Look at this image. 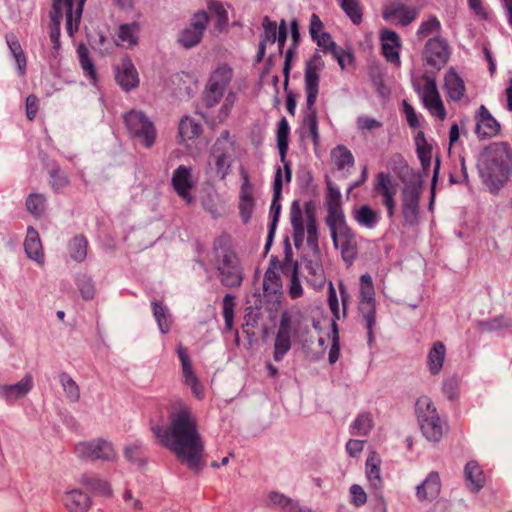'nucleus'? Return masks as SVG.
Masks as SVG:
<instances>
[{
    "label": "nucleus",
    "instance_id": "nucleus-1",
    "mask_svg": "<svg viewBox=\"0 0 512 512\" xmlns=\"http://www.w3.org/2000/svg\"><path fill=\"white\" fill-rule=\"evenodd\" d=\"M152 432L159 444L171 451L181 464L196 474L202 471L205 466L204 441L196 416L187 404L177 401L169 412L168 425H156Z\"/></svg>",
    "mask_w": 512,
    "mask_h": 512
},
{
    "label": "nucleus",
    "instance_id": "nucleus-2",
    "mask_svg": "<svg viewBox=\"0 0 512 512\" xmlns=\"http://www.w3.org/2000/svg\"><path fill=\"white\" fill-rule=\"evenodd\" d=\"M478 172L490 193L497 194L512 175V148L506 141L485 146L478 158Z\"/></svg>",
    "mask_w": 512,
    "mask_h": 512
},
{
    "label": "nucleus",
    "instance_id": "nucleus-3",
    "mask_svg": "<svg viewBox=\"0 0 512 512\" xmlns=\"http://www.w3.org/2000/svg\"><path fill=\"white\" fill-rule=\"evenodd\" d=\"M210 262L218 271L223 286L227 288L241 286L243 281L242 267L233 248L232 237L227 232H222L213 240Z\"/></svg>",
    "mask_w": 512,
    "mask_h": 512
},
{
    "label": "nucleus",
    "instance_id": "nucleus-4",
    "mask_svg": "<svg viewBox=\"0 0 512 512\" xmlns=\"http://www.w3.org/2000/svg\"><path fill=\"white\" fill-rule=\"evenodd\" d=\"M324 68V61L319 53H315L307 62L304 74L306 93V113L303 126L308 129L309 136L315 146L319 145L318 117L316 102L319 94L320 71Z\"/></svg>",
    "mask_w": 512,
    "mask_h": 512
},
{
    "label": "nucleus",
    "instance_id": "nucleus-5",
    "mask_svg": "<svg viewBox=\"0 0 512 512\" xmlns=\"http://www.w3.org/2000/svg\"><path fill=\"white\" fill-rule=\"evenodd\" d=\"M74 0H52L50 11L49 35L53 44V54L60 48V27L63 16H66V29L69 35H73L79 28L76 22V10L73 11Z\"/></svg>",
    "mask_w": 512,
    "mask_h": 512
},
{
    "label": "nucleus",
    "instance_id": "nucleus-6",
    "mask_svg": "<svg viewBox=\"0 0 512 512\" xmlns=\"http://www.w3.org/2000/svg\"><path fill=\"white\" fill-rule=\"evenodd\" d=\"M326 225L334 247L340 250L342 260L347 267L352 266L359 254L356 232L347 224L346 219Z\"/></svg>",
    "mask_w": 512,
    "mask_h": 512
},
{
    "label": "nucleus",
    "instance_id": "nucleus-7",
    "mask_svg": "<svg viewBox=\"0 0 512 512\" xmlns=\"http://www.w3.org/2000/svg\"><path fill=\"white\" fill-rule=\"evenodd\" d=\"M358 312L365 323L369 343L374 341L373 329L376 325V299L373 280L370 274L361 275L359 283Z\"/></svg>",
    "mask_w": 512,
    "mask_h": 512
},
{
    "label": "nucleus",
    "instance_id": "nucleus-8",
    "mask_svg": "<svg viewBox=\"0 0 512 512\" xmlns=\"http://www.w3.org/2000/svg\"><path fill=\"white\" fill-rule=\"evenodd\" d=\"M129 136L145 148H151L157 139V130L149 117L140 110L132 109L123 116Z\"/></svg>",
    "mask_w": 512,
    "mask_h": 512
},
{
    "label": "nucleus",
    "instance_id": "nucleus-9",
    "mask_svg": "<svg viewBox=\"0 0 512 512\" xmlns=\"http://www.w3.org/2000/svg\"><path fill=\"white\" fill-rule=\"evenodd\" d=\"M415 413L423 435L430 441H439L443 436L444 424L428 396L417 399Z\"/></svg>",
    "mask_w": 512,
    "mask_h": 512
},
{
    "label": "nucleus",
    "instance_id": "nucleus-10",
    "mask_svg": "<svg viewBox=\"0 0 512 512\" xmlns=\"http://www.w3.org/2000/svg\"><path fill=\"white\" fill-rule=\"evenodd\" d=\"M234 141L229 130H223L211 146L209 164H213L216 174L224 180L230 173L233 162Z\"/></svg>",
    "mask_w": 512,
    "mask_h": 512
},
{
    "label": "nucleus",
    "instance_id": "nucleus-11",
    "mask_svg": "<svg viewBox=\"0 0 512 512\" xmlns=\"http://www.w3.org/2000/svg\"><path fill=\"white\" fill-rule=\"evenodd\" d=\"M421 195L422 186L420 184L410 183L402 189L401 213L404 223L409 226H414L419 221Z\"/></svg>",
    "mask_w": 512,
    "mask_h": 512
},
{
    "label": "nucleus",
    "instance_id": "nucleus-12",
    "mask_svg": "<svg viewBox=\"0 0 512 512\" xmlns=\"http://www.w3.org/2000/svg\"><path fill=\"white\" fill-rule=\"evenodd\" d=\"M74 453L81 459L91 461H113L116 458L112 444L101 438L76 444Z\"/></svg>",
    "mask_w": 512,
    "mask_h": 512
},
{
    "label": "nucleus",
    "instance_id": "nucleus-13",
    "mask_svg": "<svg viewBox=\"0 0 512 512\" xmlns=\"http://www.w3.org/2000/svg\"><path fill=\"white\" fill-rule=\"evenodd\" d=\"M396 186L397 185L390 174L385 172H379L376 174L372 190L373 196H379L382 198V204L385 206L389 218H392L395 214V196L397 194Z\"/></svg>",
    "mask_w": 512,
    "mask_h": 512
},
{
    "label": "nucleus",
    "instance_id": "nucleus-14",
    "mask_svg": "<svg viewBox=\"0 0 512 512\" xmlns=\"http://www.w3.org/2000/svg\"><path fill=\"white\" fill-rule=\"evenodd\" d=\"M449 58L450 47L444 38L436 36L426 42L423 49V60L427 66L439 71L447 64Z\"/></svg>",
    "mask_w": 512,
    "mask_h": 512
},
{
    "label": "nucleus",
    "instance_id": "nucleus-15",
    "mask_svg": "<svg viewBox=\"0 0 512 512\" xmlns=\"http://www.w3.org/2000/svg\"><path fill=\"white\" fill-rule=\"evenodd\" d=\"M282 273L290 277L288 291L290 298L297 299L301 297L303 288L299 280V264L297 261H293V251L288 237L284 240Z\"/></svg>",
    "mask_w": 512,
    "mask_h": 512
},
{
    "label": "nucleus",
    "instance_id": "nucleus-16",
    "mask_svg": "<svg viewBox=\"0 0 512 512\" xmlns=\"http://www.w3.org/2000/svg\"><path fill=\"white\" fill-rule=\"evenodd\" d=\"M474 120V132L479 140L494 138L501 132V124L493 117L484 105H481L477 109Z\"/></svg>",
    "mask_w": 512,
    "mask_h": 512
},
{
    "label": "nucleus",
    "instance_id": "nucleus-17",
    "mask_svg": "<svg viewBox=\"0 0 512 512\" xmlns=\"http://www.w3.org/2000/svg\"><path fill=\"white\" fill-rule=\"evenodd\" d=\"M177 354L182 366L183 382L190 387L192 394L199 400L205 396L204 386L200 382L198 376L194 372L192 360L188 355V351L182 345L177 347Z\"/></svg>",
    "mask_w": 512,
    "mask_h": 512
},
{
    "label": "nucleus",
    "instance_id": "nucleus-18",
    "mask_svg": "<svg viewBox=\"0 0 512 512\" xmlns=\"http://www.w3.org/2000/svg\"><path fill=\"white\" fill-rule=\"evenodd\" d=\"M171 184L177 195L187 205L194 202V197L191 194V190L194 187L191 168L185 165H180L176 168L172 175Z\"/></svg>",
    "mask_w": 512,
    "mask_h": 512
},
{
    "label": "nucleus",
    "instance_id": "nucleus-19",
    "mask_svg": "<svg viewBox=\"0 0 512 512\" xmlns=\"http://www.w3.org/2000/svg\"><path fill=\"white\" fill-rule=\"evenodd\" d=\"M208 21L209 15L207 12H197L193 17L192 23L182 31L179 37L180 44L185 48H191L197 45L201 41Z\"/></svg>",
    "mask_w": 512,
    "mask_h": 512
},
{
    "label": "nucleus",
    "instance_id": "nucleus-20",
    "mask_svg": "<svg viewBox=\"0 0 512 512\" xmlns=\"http://www.w3.org/2000/svg\"><path fill=\"white\" fill-rule=\"evenodd\" d=\"M422 100L424 106L429 110L431 115L443 121L446 118V109L441 100L434 78H426L423 87Z\"/></svg>",
    "mask_w": 512,
    "mask_h": 512
},
{
    "label": "nucleus",
    "instance_id": "nucleus-21",
    "mask_svg": "<svg viewBox=\"0 0 512 512\" xmlns=\"http://www.w3.org/2000/svg\"><path fill=\"white\" fill-rule=\"evenodd\" d=\"M418 14V8L398 3L386 7L382 16L392 24L406 27L418 17Z\"/></svg>",
    "mask_w": 512,
    "mask_h": 512
},
{
    "label": "nucleus",
    "instance_id": "nucleus-22",
    "mask_svg": "<svg viewBox=\"0 0 512 512\" xmlns=\"http://www.w3.org/2000/svg\"><path fill=\"white\" fill-rule=\"evenodd\" d=\"M283 261L280 262L277 256H272L269 266L264 274L263 291L266 297L282 294V281L279 271L282 272Z\"/></svg>",
    "mask_w": 512,
    "mask_h": 512
},
{
    "label": "nucleus",
    "instance_id": "nucleus-23",
    "mask_svg": "<svg viewBox=\"0 0 512 512\" xmlns=\"http://www.w3.org/2000/svg\"><path fill=\"white\" fill-rule=\"evenodd\" d=\"M327 193L325 198V205L327 208L326 224L341 221L345 219V214L342 209L341 193L335 187L332 181L327 177L326 179Z\"/></svg>",
    "mask_w": 512,
    "mask_h": 512
},
{
    "label": "nucleus",
    "instance_id": "nucleus-24",
    "mask_svg": "<svg viewBox=\"0 0 512 512\" xmlns=\"http://www.w3.org/2000/svg\"><path fill=\"white\" fill-rule=\"evenodd\" d=\"M61 501L68 512H88L92 506L91 496L79 488L65 491Z\"/></svg>",
    "mask_w": 512,
    "mask_h": 512
},
{
    "label": "nucleus",
    "instance_id": "nucleus-25",
    "mask_svg": "<svg viewBox=\"0 0 512 512\" xmlns=\"http://www.w3.org/2000/svg\"><path fill=\"white\" fill-rule=\"evenodd\" d=\"M380 41L382 54L386 60L393 64H400L401 39L399 35L393 30L384 28L380 31Z\"/></svg>",
    "mask_w": 512,
    "mask_h": 512
},
{
    "label": "nucleus",
    "instance_id": "nucleus-26",
    "mask_svg": "<svg viewBox=\"0 0 512 512\" xmlns=\"http://www.w3.org/2000/svg\"><path fill=\"white\" fill-rule=\"evenodd\" d=\"M115 79L118 85L126 92L138 87V72L131 59H123L121 64L115 68Z\"/></svg>",
    "mask_w": 512,
    "mask_h": 512
},
{
    "label": "nucleus",
    "instance_id": "nucleus-27",
    "mask_svg": "<svg viewBox=\"0 0 512 512\" xmlns=\"http://www.w3.org/2000/svg\"><path fill=\"white\" fill-rule=\"evenodd\" d=\"M444 89L447 97L453 102H459L465 96V82L453 67L445 73Z\"/></svg>",
    "mask_w": 512,
    "mask_h": 512
},
{
    "label": "nucleus",
    "instance_id": "nucleus-28",
    "mask_svg": "<svg viewBox=\"0 0 512 512\" xmlns=\"http://www.w3.org/2000/svg\"><path fill=\"white\" fill-rule=\"evenodd\" d=\"M243 183L240 190L239 214L244 224H247L252 216L254 209V198L252 195V188L249 181V176L246 172H242Z\"/></svg>",
    "mask_w": 512,
    "mask_h": 512
},
{
    "label": "nucleus",
    "instance_id": "nucleus-29",
    "mask_svg": "<svg viewBox=\"0 0 512 512\" xmlns=\"http://www.w3.org/2000/svg\"><path fill=\"white\" fill-rule=\"evenodd\" d=\"M288 137H289V125L285 118H282L278 124L277 129V145L279 149V154L281 158V162L284 166L285 171V181L290 182L292 178L291 164L286 159V154L288 151Z\"/></svg>",
    "mask_w": 512,
    "mask_h": 512
},
{
    "label": "nucleus",
    "instance_id": "nucleus-30",
    "mask_svg": "<svg viewBox=\"0 0 512 512\" xmlns=\"http://www.w3.org/2000/svg\"><path fill=\"white\" fill-rule=\"evenodd\" d=\"M441 491V481L437 472H430L426 479L417 486L416 495L420 501H432Z\"/></svg>",
    "mask_w": 512,
    "mask_h": 512
},
{
    "label": "nucleus",
    "instance_id": "nucleus-31",
    "mask_svg": "<svg viewBox=\"0 0 512 512\" xmlns=\"http://www.w3.org/2000/svg\"><path fill=\"white\" fill-rule=\"evenodd\" d=\"M24 249L27 256L39 264L44 262V252L39 233L33 227H28L24 241Z\"/></svg>",
    "mask_w": 512,
    "mask_h": 512
},
{
    "label": "nucleus",
    "instance_id": "nucleus-32",
    "mask_svg": "<svg viewBox=\"0 0 512 512\" xmlns=\"http://www.w3.org/2000/svg\"><path fill=\"white\" fill-rule=\"evenodd\" d=\"M33 386V379L30 374L24 376L22 380L14 385H4L0 388L1 394L7 401H15L24 397Z\"/></svg>",
    "mask_w": 512,
    "mask_h": 512
},
{
    "label": "nucleus",
    "instance_id": "nucleus-33",
    "mask_svg": "<svg viewBox=\"0 0 512 512\" xmlns=\"http://www.w3.org/2000/svg\"><path fill=\"white\" fill-rule=\"evenodd\" d=\"M380 465L381 458L379 454L375 451L371 452L366 460V476L375 491L380 490L383 486Z\"/></svg>",
    "mask_w": 512,
    "mask_h": 512
},
{
    "label": "nucleus",
    "instance_id": "nucleus-34",
    "mask_svg": "<svg viewBox=\"0 0 512 512\" xmlns=\"http://www.w3.org/2000/svg\"><path fill=\"white\" fill-rule=\"evenodd\" d=\"M446 356V347L443 342L436 341L427 355V366L432 375L440 373Z\"/></svg>",
    "mask_w": 512,
    "mask_h": 512
},
{
    "label": "nucleus",
    "instance_id": "nucleus-35",
    "mask_svg": "<svg viewBox=\"0 0 512 512\" xmlns=\"http://www.w3.org/2000/svg\"><path fill=\"white\" fill-rule=\"evenodd\" d=\"M467 486L471 491H479L485 485V475L476 461H469L464 469Z\"/></svg>",
    "mask_w": 512,
    "mask_h": 512
},
{
    "label": "nucleus",
    "instance_id": "nucleus-36",
    "mask_svg": "<svg viewBox=\"0 0 512 512\" xmlns=\"http://www.w3.org/2000/svg\"><path fill=\"white\" fill-rule=\"evenodd\" d=\"M282 187H283V180H282V170L280 167H278L274 183H273V199L270 206V214H271V223L270 225L277 226L280 212H281V204L280 199L282 195Z\"/></svg>",
    "mask_w": 512,
    "mask_h": 512
},
{
    "label": "nucleus",
    "instance_id": "nucleus-37",
    "mask_svg": "<svg viewBox=\"0 0 512 512\" xmlns=\"http://www.w3.org/2000/svg\"><path fill=\"white\" fill-rule=\"evenodd\" d=\"M330 155L333 166L339 171H344L354 166V156L344 145H337L331 150Z\"/></svg>",
    "mask_w": 512,
    "mask_h": 512
},
{
    "label": "nucleus",
    "instance_id": "nucleus-38",
    "mask_svg": "<svg viewBox=\"0 0 512 512\" xmlns=\"http://www.w3.org/2000/svg\"><path fill=\"white\" fill-rule=\"evenodd\" d=\"M268 498L284 512H313L310 508L300 505L298 501L278 492H270Z\"/></svg>",
    "mask_w": 512,
    "mask_h": 512
},
{
    "label": "nucleus",
    "instance_id": "nucleus-39",
    "mask_svg": "<svg viewBox=\"0 0 512 512\" xmlns=\"http://www.w3.org/2000/svg\"><path fill=\"white\" fill-rule=\"evenodd\" d=\"M79 483L102 496L110 497L112 495L110 484L97 475L85 473L80 477Z\"/></svg>",
    "mask_w": 512,
    "mask_h": 512
},
{
    "label": "nucleus",
    "instance_id": "nucleus-40",
    "mask_svg": "<svg viewBox=\"0 0 512 512\" xmlns=\"http://www.w3.org/2000/svg\"><path fill=\"white\" fill-rule=\"evenodd\" d=\"M5 39L9 50L16 61L19 74L21 76L25 75L27 60L17 36L13 33H8L6 34Z\"/></svg>",
    "mask_w": 512,
    "mask_h": 512
},
{
    "label": "nucleus",
    "instance_id": "nucleus-41",
    "mask_svg": "<svg viewBox=\"0 0 512 512\" xmlns=\"http://www.w3.org/2000/svg\"><path fill=\"white\" fill-rule=\"evenodd\" d=\"M49 184L55 193L62 192L70 185V179L67 173L61 167L53 163L48 166Z\"/></svg>",
    "mask_w": 512,
    "mask_h": 512
},
{
    "label": "nucleus",
    "instance_id": "nucleus-42",
    "mask_svg": "<svg viewBox=\"0 0 512 512\" xmlns=\"http://www.w3.org/2000/svg\"><path fill=\"white\" fill-rule=\"evenodd\" d=\"M233 78V70L227 64H222L218 66L210 75L208 79V83L217 87L224 92L229 86L230 82Z\"/></svg>",
    "mask_w": 512,
    "mask_h": 512
},
{
    "label": "nucleus",
    "instance_id": "nucleus-43",
    "mask_svg": "<svg viewBox=\"0 0 512 512\" xmlns=\"http://www.w3.org/2000/svg\"><path fill=\"white\" fill-rule=\"evenodd\" d=\"M139 32V24L132 22L120 25L117 36L123 46L130 48L138 44Z\"/></svg>",
    "mask_w": 512,
    "mask_h": 512
},
{
    "label": "nucleus",
    "instance_id": "nucleus-44",
    "mask_svg": "<svg viewBox=\"0 0 512 512\" xmlns=\"http://www.w3.org/2000/svg\"><path fill=\"white\" fill-rule=\"evenodd\" d=\"M77 53L80 66L84 71V74L90 79L93 85H96L98 82V74L96 67L90 57L88 48L84 44H81L77 48Z\"/></svg>",
    "mask_w": 512,
    "mask_h": 512
},
{
    "label": "nucleus",
    "instance_id": "nucleus-45",
    "mask_svg": "<svg viewBox=\"0 0 512 512\" xmlns=\"http://www.w3.org/2000/svg\"><path fill=\"white\" fill-rule=\"evenodd\" d=\"M355 221L364 227L374 228L379 221L378 211L372 209L369 205H362L353 212Z\"/></svg>",
    "mask_w": 512,
    "mask_h": 512
},
{
    "label": "nucleus",
    "instance_id": "nucleus-46",
    "mask_svg": "<svg viewBox=\"0 0 512 512\" xmlns=\"http://www.w3.org/2000/svg\"><path fill=\"white\" fill-rule=\"evenodd\" d=\"M305 215L307 218V244L310 247L318 246V227L315 217L314 206L311 202L305 204Z\"/></svg>",
    "mask_w": 512,
    "mask_h": 512
},
{
    "label": "nucleus",
    "instance_id": "nucleus-47",
    "mask_svg": "<svg viewBox=\"0 0 512 512\" xmlns=\"http://www.w3.org/2000/svg\"><path fill=\"white\" fill-rule=\"evenodd\" d=\"M202 133V126L191 117L181 119L178 134L181 142L197 138Z\"/></svg>",
    "mask_w": 512,
    "mask_h": 512
},
{
    "label": "nucleus",
    "instance_id": "nucleus-48",
    "mask_svg": "<svg viewBox=\"0 0 512 512\" xmlns=\"http://www.w3.org/2000/svg\"><path fill=\"white\" fill-rule=\"evenodd\" d=\"M87 250L88 241L83 235L73 237L68 244L69 255L76 262H83L86 259Z\"/></svg>",
    "mask_w": 512,
    "mask_h": 512
},
{
    "label": "nucleus",
    "instance_id": "nucleus-49",
    "mask_svg": "<svg viewBox=\"0 0 512 512\" xmlns=\"http://www.w3.org/2000/svg\"><path fill=\"white\" fill-rule=\"evenodd\" d=\"M209 19L213 21L215 30L221 32L228 24V14L223 5L219 2H212L209 5Z\"/></svg>",
    "mask_w": 512,
    "mask_h": 512
},
{
    "label": "nucleus",
    "instance_id": "nucleus-50",
    "mask_svg": "<svg viewBox=\"0 0 512 512\" xmlns=\"http://www.w3.org/2000/svg\"><path fill=\"white\" fill-rule=\"evenodd\" d=\"M340 7L355 25L362 23L363 11L359 0H337Z\"/></svg>",
    "mask_w": 512,
    "mask_h": 512
},
{
    "label": "nucleus",
    "instance_id": "nucleus-51",
    "mask_svg": "<svg viewBox=\"0 0 512 512\" xmlns=\"http://www.w3.org/2000/svg\"><path fill=\"white\" fill-rule=\"evenodd\" d=\"M373 427V419L370 413H360L351 425L352 435L366 436Z\"/></svg>",
    "mask_w": 512,
    "mask_h": 512
},
{
    "label": "nucleus",
    "instance_id": "nucleus-52",
    "mask_svg": "<svg viewBox=\"0 0 512 512\" xmlns=\"http://www.w3.org/2000/svg\"><path fill=\"white\" fill-rule=\"evenodd\" d=\"M291 348V336L285 335L283 333H276L275 342H274V353L273 358L275 361H281L287 352Z\"/></svg>",
    "mask_w": 512,
    "mask_h": 512
},
{
    "label": "nucleus",
    "instance_id": "nucleus-53",
    "mask_svg": "<svg viewBox=\"0 0 512 512\" xmlns=\"http://www.w3.org/2000/svg\"><path fill=\"white\" fill-rule=\"evenodd\" d=\"M26 208L35 217H40L46 209V197L38 193L30 194L26 199Z\"/></svg>",
    "mask_w": 512,
    "mask_h": 512
},
{
    "label": "nucleus",
    "instance_id": "nucleus-54",
    "mask_svg": "<svg viewBox=\"0 0 512 512\" xmlns=\"http://www.w3.org/2000/svg\"><path fill=\"white\" fill-rule=\"evenodd\" d=\"M152 309L154 317L157 320L160 331L166 334L170 331L171 321L167 314V309L161 303L154 301L152 302Z\"/></svg>",
    "mask_w": 512,
    "mask_h": 512
},
{
    "label": "nucleus",
    "instance_id": "nucleus-55",
    "mask_svg": "<svg viewBox=\"0 0 512 512\" xmlns=\"http://www.w3.org/2000/svg\"><path fill=\"white\" fill-rule=\"evenodd\" d=\"M224 91L207 82L203 91V103L207 108L215 107L224 96Z\"/></svg>",
    "mask_w": 512,
    "mask_h": 512
},
{
    "label": "nucleus",
    "instance_id": "nucleus-56",
    "mask_svg": "<svg viewBox=\"0 0 512 512\" xmlns=\"http://www.w3.org/2000/svg\"><path fill=\"white\" fill-rule=\"evenodd\" d=\"M441 31V23L435 16H430L426 21H423L417 30V37L424 39L434 33Z\"/></svg>",
    "mask_w": 512,
    "mask_h": 512
},
{
    "label": "nucleus",
    "instance_id": "nucleus-57",
    "mask_svg": "<svg viewBox=\"0 0 512 512\" xmlns=\"http://www.w3.org/2000/svg\"><path fill=\"white\" fill-rule=\"evenodd\" d=\"M235 297L231 294H226L223 298V317L225 321V330L230 331L233 328Z\"/></svg>",
    "mask_w": 512,
    "mask_h": 512
},
{
    "label": "nucleus",
    "instance_id": "nucleus-58",
    "mask_svg": "<svg viewBox=\"0 0 512 512\" xmlns=\"http://www.w3.org/2000/svg\"><path fill=\"white\" fill-rule=\"evenodd\" d=\"M262 26L264 31L260 37V41L274 44L276 42L278 32L277 23L271 20L268 16H265L262 21Z\"/></svg>",
    "mask_w": 512,
    "mask_h": 512
},
{
    "label": "nucleus",
    "instance_id": "nucleus-59",
    "mask_svg": "<svg viewBox=\"0 0 512 512\" xmlns=\"http://www.w3.org/2000/svg\"><path fill=\"white\" fill-rule=\"evenodd\" d=\"M60 381L67 397L72 401H78L80 391L76 382L66 373L60 375Z\"/></svg>",
    "mask_w": 512,
    "mask_h": 512
},
{
    "label": "nucleus",
    "instance_id": "nucleus-60",
    "mask_svg": "<svg viewBox=\"0 0 512 512\" xmlns=\"http://www.w3.org/2000/svg\"><path fill=\"white\" fill-rule=\"evenodd\" d=\"M77 286L84 300H91L95 295V287L92 279L82 275L77 279Z\"/></svg>",
    "mask_w": 512,
    "mask_h": 512
},
{
    "label": "nucleus",
    "instance_id": "nucleus-61",
    "mask_svg": "<svg viewBox=\"0 0 512 512\" xmlns=\"http://www.w3.org/2000/svg\"><path fill=\"white\" fill-rule=\"evenodd\" d=\"M236 99H237V97L234 92L230 91L226 95L224 102H223V104L219 110V113L216 117L219 123H223L228 118V116L231 113L232 107L234 106V104L236 102Z\"/></svg>",
    "mask_w": 512,
    "mask_h": 512
},
{
    "label": "nucleus",
    "instance_id": "nucleus-62",
    "mask_svg": "<svg viewBox=\"0 0 512 512\" xmlns=\"http://www.w3.org/2000/svg\"><path fill=\"white\" fill-rule=\"evenodd\" d=\"M124 454L127 460L131 462H137L139 464H144L143 449L139 442H135L127 446L125 448Z\"/></svg>",
    "mask_w": 512,
    "mask_h": 512
},
{
    "label": "nucleus",
    "instance_id": "nucleus-63",
    "mask_svg": "<svg viewBox=\"0 0 512 512\" xmlns=\"http://www.w3.org/2000/svg\"><path fill=\"white\" fill-rule=\"evenodd\" d=\"M512 321L510 319L505 318L504 316H499L493 318L489 321H486L482 324V328L485 331H494L502 328L511 327Z\"/></svg>",
    "mask_w": 512,
    "mask_h": 512
},
{
    "label": "nucleus",
    "instance_id": "nucleus-64",
    "mask_svg": "<svg viewBox=\"0 0 512 512\" xmlns=\"http://www.w3.org/2000/svg\"><path fill=\"white\" fill-rule=\"evenodd\" d=\"M313 41H316L317 45L321 47L325 53L335 52L338 47L332 40L331 35L327 32H322L319 36H316V39H313Z\"/></svg>",
    "mask_w": 512,
    "mask_h": 512
}]
</instances>
